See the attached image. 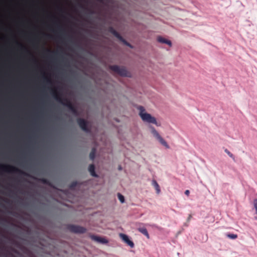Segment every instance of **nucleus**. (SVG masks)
I'll use <instances>...</instances> for the list:
<instances>
[{
    "instance_id": "nucleus-1",
    "label": "nucleus",
    "mask_w": 257,
    "mask_h": 257,
    "mask_svg": "<svg viewBox=\"0 0 257 257\" xmlns=\"http://www.w3.org/2000/svg\"><path fill=\"white\" fill-rule=\"evenodd\" d=\"M54 97L57 101L66 106L75 115L77 114V110L70 100L66 98L61 97L60 94L55 89L53 90Z\"/></svg>"
},
{
    "instance_id": "nucleus-2",
    "label": "nucleus",
    "mask_w": 257,
    "mask_h": 257,
    "mask_svg": "<svg viewBox=\"0 0 257 257\" xmlns=\"http://www.w3.org/2000/svg\"><path fill=\"white\" fill-rule=\"evenodd\" d=\"M138 108L140 111L139 115L144 122L153 123L156 124L157 126L160 125V124H159L157 122L155 117L152 116L150 114L145 112V109L143 106H139Z\"/></svg>"
},
{
    "instance_id": "nucleus-3",
    "label": "nucleus",
    "mask_w": 257,
    "mask_h": 257,
    "mask_svg": "<svg viewBox=\"0 0 257 257\" xmlns=\"http://www.w3.org/2000/svg\"><path fill=\"white\" fill-rule=\"evenodd\" d=\"M110 70L121 76L130 77V74L123 66L117 65H110L109 67Z\"/></svg>"
},
{
    "instance_id": "nucleus-4",
    "label": "nucleus",
    "mask_w": 257,
    "mask_h": 257,
    "mask_svg": "<svg viewBox=\"0 0 257 257\" xmlns=\"http://www.w3.org/2000/svg\"><path fill=\"white\" fill-rule=\"evenodd\" d=\"M2 172H16L24 174L23 171L15 167L5 165H0V174L2 173Z\"/></svg>"
},
{
    "instance_id": "nucleus-5",
    "label": "nucleus",
    "mask_w": 257,
    "mask_h": 257,
    "mask_svg": "<svg viewBox=\"0 0 257 257\" xmlns=\"http://www.w3.org/2000/svg\"><path fill=\"white\" fill-rule=\"evenodd\" d=\"M108 31L111 33L114 36L117 38L120 42H121L124 45L132 48L133 46L127 42L122 36L112 27H110L108 29Z\"/></svg>"
},
{
    "instance_id": "nucleus-6",
    "label": "nucleus",
    "mask_w": 257,
    "mask_h": 257,
    "mask_svg": "<svg viewBox=\"0 0 257 257\" xmlns=\"http://www.w3.org/2000/svg\"><path fill=\"white\" fill-rule=\"evenodd\" d=\"M108 31L111 33L114 36L117 38L120 42H121L124 45L132 48L133 46L127 42L122 36L112 27H110L108 29Z\"/></svg>"
},
{
    "instance_id": "nucleus-7",
    "label": "nucleus",
    "mask_w": 257,
    "mask_h": 257,
    "mask_svg": "<svg viewBox=\"0 0 257 257\" xmlns=\"http://www.w3.org/2000/svg\"><path fill=\"white\" fill-rule=\"evenodd\" d=\"M108 31L111 33L114 36L117 38L120 42H121L124 45L132 48L133 46L127 42L122 36L112 27H110L108 29Z\"/></svg>"
},
{
    "instance_id": "nucleus-8",
    "label": "nucleus",
    "mask_w": 257,
    "mask_h": 257,
    "mask_svg": "<svg viewBox=\"0 0 257 257\" xmlns=\"http://www.w3.org/2000/svg\"><path fill=\"white\" fill-rule=\"evenodd\" d=\"M108 31L111 33L114 36L117 38L120 42H121L124 45L132 48L133 46L127 42L122 36L112 27H110L108 29Z\"/></svg>"
},
{
    "instance_id": "nucleus-9",
    "label": "nucleus",
    "mask_w": 257,
    "mask_h": 257,
    "mask_svg": "<svg viewBox=\"0 0 257 257\" xmlns=\"http://www.w3.org/2000/svg\"><path fill=\"white\" fill-rule=\"evenodd\" d=\"M108 31L111 33L114 36L117 38L120 42H121L124 45L132 48L133 46L127 42L122 36L112 27H110L108 29Z\"/></svg>"
},
{
    "instance_id": "nucleus-10",
    "label": "nucleus",
    "mask_w": 257,
    "mask_h": 257,
    "mask_svg": "<svg viewBox=\"0 0 257 257\" xmlns=\"http://www.w3.org/2000/svg\"><path fill=\"white\" fill-rule=\"evenodd\" d=\"M150 128L153 136L156 138L162 145L167 149L169 148V146L167 143L162 138L155 128L153 126H151Z\"/></svg>"
},
{
    "instance_id": "nucleus-11",
    "label": "nucleus",
    "mask_w": 257,
    "mask_h": 257,
    "mask_svg": "<svg viewBox=\"0 0 257 257\" xmlns=\"http://www.w3.org/2000/svg\"><path fill=\"white\" fill-rule=\"evenodd\" d=\"M69 231L74 233H83L86 232L85 228L75 225H69L68 226Z\"/></svg>"
},
{
    "instance_id": "nucleus-12",
    "label": "nucleus",
    "mask_w": 257,
    "mask_h": 257,
    "mask_svg": "<svg viewBox=\"0 0 257 257\" xmlns=\"http://www.w3.org/2000/svg\"><path fill=\"white\" fill-rule=\"evenodd\" d=\"M77 123L80 127L84 132L89 133L90 129L88 127V122L83 118H79L77 120Z\"/></svg>"
},
{
    "instance_id": "nucleus-13",
    "label": "nucleus",
    "mask_w": 257,
    "mask_h": 257,
    "mask_svg": "<svg viewBox=\"0 0 257 257\" xmlns=\"http://www.w3.org/2000/svg\"><path fill=\"white\" fill-rule=\"evenodd\" d=\"M120 238L126 243H127L131 247L133 248L134 247V242L131 240L128 236L126 234L120 233L119 234Z\"/></svg>"
},
{
    "instance_id": "nucleus-14",
    "label": "nucleus",
    "mask_w": 257,
    "mask_h": 257,
    "mask_svg": "<svg viewBox=\"0 0 257 257\" xmlns=\"http://www.w3.org/2000/svg\"><path fill=\"white\" fill-rule=\"evenodd\" d=\"M91 238L94 240L102 243H106L108 242V241L105 238L97 236L92 235L91 236Z\"/></svg>"
},
{
    "instance_id": "nucleus-15",
    "label": "nucleus",
    "mask_w": 257,
    "mask_h": 257,
    "mask_svg": "<svg viewBox=\"0 0 257 257\" xmlns=\"http://www.w3.org/2000/svg\"><path fill=\"white\" fill-rule=\"evenodd\" d=\"M157 40L159 42H160L161 43L166 44L169 45L170 46H171V45H172V43H171V41L167 40L162 37H160V36L158 37L157 38Z\"/></svg>"
},
{
    "instance_id": "nucleus-16",
    "label": "nucleus",
    "mask_w": 257,
    "mask_h": 257,
    "mask_svg": "<svg viewBox=\"0 0 257 257\" xmlns=\"http://www.w3.org/2000/svg\"><path fill=\"white\" fill-rule=\"evenodd\" d=\"M88 170L91 176L93 177H97V175L95 172V166L93 164H91L89 166Z\"/></svg>"
},
{
    "instance_id": "nucleus-17",
    "label": "nucleus",
    "mask_w": 257,
    "mask_h": 257,
    "mask_svg": "<svg viewBox=\"0 0 257 257\" xmlns=\"http://www.w3.org/2000/svg\"><path fill=\"white\" fill-rule=\"evenodd\" d=\"M152 185L154 187L156 190V192L157 194H159L161 192V190L160 188V186L157 181L155 180L152 181Z\"/></svg>"
},
{
    "instance_id": "nucleus-18",
    "label": "nucleus",
    "mask_w": 257,
    "mask_h": 257,
    "mask_svg": "<svg viewBox=\"0 0 257 257\" xmlns=\"http://www.w3.org/2000/svg\"><path fill=\"white\" fill-rule=\"evenodd\" d=\"M138 230H139V232H140L141 233L143 234L144 235H145L148 238H150L149 234L148 231L146 228L140 227L138 229Z\"/></svg>"
},
{
    "instance_id": "nucleus-19",
    "label": "nucleus",
    "mask_w": 257,
    "mask_h": 257,
    "mask_svg": "<svg viewBox=\"0 0 257 257\" xmlns=\"http://www.w3.org/2000/svg\"><path fill=\"white\" fill-rule=\"evenodd\" d=\"M96 150L95 148H93L90 153L89 157L92 160H93L95 157Z\"/></svg>"
},
{
    "instance_id": "nucleus-20",
    "label": "nucleus",
    "mask_w": 257,
    "mask_h": 257,
    "mask_svg": "<svg viewBox=\"0 0 257 257\" xmlns=\"http://www.w3.org/2000/svg\"><path fill=\"white\" fill-rule=\"evenodd\" d=\"M40 181L42 183L46 185H48L49 186H51V184L49 180H48L47 179L45 178H41L40 180Z\"/></svg>"
},
{
    "instance_id": "nucleus-21",
    "label": "nucleus",
    "mask_w": 257,
    "mask_h": 257,
    "mask_svg": "<svg viewBox=\"0 0 257 257\" xmlns=\"http://www.w3.org/2000/svg\"><path fill=\"white\" fill-rule=\"evenodd\" d=\"M118 198L120 202L121 203H123L124 201V196L121 195L120 193L117 194Z\"/></svg>"
},
{
    "instance_id": "nucleus-22",
    "label": "nucleus",
    "mask_w": 257,
    "mask_h": 257,
    "mask_svg": "<svg viewBox=\"0 0 257 257\" xmlns=\"http://www.w3.org/2000/svg\"><path fill=\"white\" fill-rule=\"evenodd\" d=\"M224 152L231 158H232L233 160H234V157L233 155L227 149H225L224 150Z\"/></svg>"
},
{
    "instance_id": "nucleus-23",
    "label": "nucleus",
    "mask_w": 257,
    "mask_h": 257,
    "mask_svg": "<svg viewBox=\"0 0 257 257\" xmlns=\"http://www.w3.org/2000/svg\"><path fill=\"white\" fill-rule=\"evenodd\" d=\"M77 185V182L76 181L72 182L69 185V188L71 189H74Z\"/></svg>"
},
{
    "instance_id": "nucleus-24",
    "label": "nucleus",
    "mask_w": 257,
    "mask_h": 257,
    "mask_svg": "<svg viewBox=\"0 0 257 257\" xmlns=\"http://www.w3.org/2000/svg\"><path fill=\"white\" fill-rule=\"evenodd\" d=\"M227 236L228 238L232 239H236L237 237V234H228L227 235Z\"/></svg>"
},
{
    "instance_id": "nucleus-25",
    "label": "nucleus",
    "mask_w": 257,
    "mask_h": 257,
    "mask_svg": "<svg viewBox=\"0 0 257 257\" xmlns=\"http://www.w3.org/2000/svg\"><path fill=\"white\" fill-rule=\"evenodd\" d=\"M185 195H186L187 196H189V194H190V191L189 190H187L185 191Z\"/></svg>"
},
{
    "instance_id": "nucleus-26",
    "label": "nucleus",
    "mask_w": 257,
    "mask_h": 257,
    "mask_svg": "<svg viewBox=\"0 0 257 257\" xmlns=\"http://www.w3.org/2000/svg\"><path fill=\"white\" fill-rule=\"evenodd\" d=\"M192 218V215L191 214H190L188 217V219H187V220L188 221H189Z\"/></svg>"
},
{
    "instance_id": "nucleus-27",
    "label": "nucleus",
    "mask_w": 257,
    "mask_h": 257,
    "mask_svg": "<svg viewBox=\"0 0 257 257\" xmlns=\"http://www.w3.org/2000/svg\"><path fill=\"white\" fill-rule=\"evenodd\" d=\"M46 51L47 52H51V51L50 50H48V49L46 50Z\"/></svg>"
},
{
    "instance_id": "nucleus-28",
    "label": "nucleus",
    "mask_w": 257,
    "mask_h": 257,
    "mask_svg": "<svg viewBox=\"0 0 257 257\" xmlns=\"http://www.w3.org/2000/svg\"><path fill=\"white\" fill-rule=\"evenodd\" d=\"M118 169H119V170H121L122 169V168H121V166H119V167H118Z\"/></svg>"
},
{
    "instance_id": "nucleus-29",
    "label": "nucleus",
    "mask_w": 257,
    "mask_h": 257,
    "mask_svg": "<svg viewBox=\"0 0 257 257\" xmlns=\"http://www.w3.org/2000/svg\"><path fill=\"white\" fill-rule=\"evenodd\" d=\"M47 80L48 82H51L49 79H47Z\"/></svg>"
}]
</instances>
